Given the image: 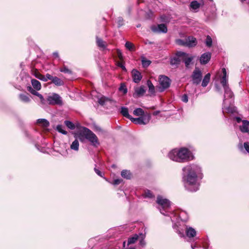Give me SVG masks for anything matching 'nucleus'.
<instances>
[{
  "mask_svg": "<svg viewBox=\"0 0 249 249\" xmlns=\"http://www.w3.org/2000/svg\"><path fill=\"white\" fill-rule=\"evenodd\" d=\"M147 85L148 87L149 92L151 94H154L155 92V87L150 80L147 81Z\"/></svg>",
  "mask_w": 249,
  "mask_h": 249,
  "instance_id": "25",
  "label": "nucleus"
},
{
  "mask_svg": "<svg viewBox=\"0 0 249 249\" xmlns=\"http://www.w3.org/2000/svg\"><path fill=\"white\" fill-rule=\"evenodd\" d=\"M19 100L24 103H28L31 101L30 95L28 93H23L19 95Z\"/></svg>",
  "mask_w": 249,
  "mask_h": 249,
  "instance_id": "15",
  "label": "nucleus"
},
{
  "mask_svg": "<svg viewBox=\"0 0 249 249\" xmlns=\"http://www.w3.org/2000/svg\"><path fill=\"white\" fill-rule=\"evenodd\" d=\"M178 45H183L187 46L186 40H183L182 39H178L176 41Z\"/></svg>",
  "mask_w": 249,
  "mask_h": 249,
  "instance_id": "44",
  "label": "nucleus"
},
{
  "mask_svg": "<svg viewBox=\"0 0 249 249\" xmlns=\"http://www.w3.org/2000/svg\"><path fill=\"white\" fill-rule=\"evenodd\" d=\"M160 91H163L165 89L168 88L170 85V79L164 75H160L159 78Z\"/></svg>",
  "mask_w": 249,
  "mask_h": 249,
  "instance_id": "6",
  "label": "nucleus"
},
{
  "mask_svg": "<svg viewBox=\"0 0 249 249\" xmlns=\"http://www.w3.org/2000/svg\"><path fill=\"white\" fill-rule=\"evenodd\" d=\"M183 171V178L186 189L191 192L198 190L199 184L197 178H202L201 168L197 165L191 164L184 167Z\"/></svg>",
  "mask_w": 249,
  "mask_h": 249,
  "instance_id": "1",
  "label": "nucleus"
},
{
  "mask_svg": "<svg viewBox=\"0 0 249 249\" xmlns=\"http://www.w3.org/2000/svg\"><path fill=\"white\" fill-rule=\"evenodd\" d=\"M47 101L50 105L62 106L63 105L61 97L58 94L53 93L48 96Z\"/></svg>",
  "mask_w": 249,
  "mask_h": 249,
  "instance_id": "4",
  "label": "nucleus"
},
{
  "mask_svg": "<svg viewBox=\"0 0 249 249\" xmlns=\"http://www.w3.org/2000/svg\"><path fill=\"white\" fill-rule=\"evenodd\" d=\"M125 46L127 49L131 51L132 50L134 45L132 43L127 41L125 43Z\"/></svg>",
  "mask_w": 249,
  "mask_h": 249,
  "instance_id": "43",
  "label": "nucleus"
},
{
  "mask_svg": "<svg viewBox=\"0 0 249 249\" xmlns=\"http://www.w3.org/2000/svg\"><path fill=\"white\" fill-rule=\"evenodd\" d=\"M238 146H239V149H240L241 151L243 150V146L242 145V144H239Z\"/></svg>",
  "mask_w": 249,
  "mask_h": 249,
  "instance_id": "62",
  "label": "nucleus"
},
{
  "mask_svg": "<svg viewBox=\"0 0 249 249\" xmlns=\"http://www.w3.org/2000/svg\"><path fill=\"white\" fill-rule=\"evenodd\" d=\"M28 90L32 94L35 95L36 96H37L38 97L39 95L40 94L39 93H38L36 90H35V89L32 88L31 87H28L27 88Z\"/></svg>",
  "mask_w": 249,
  "mask_h": 249,
  "instance_id": "36",
  "label": "nucleus"
},
{
  "mask_svg": "<svg viewBox=\"0 0 249 249\" xmlns=\"http://www.w3.org/2000/svg\"><path fill=\"white\" fill-rule=\"evenodd\" d=\"M200 5V3L196 0H194L190 3V7L193 10H196L198 9Z\"/></svg>",
  "mask_w": 249,
  "mask_h": 249,
  "instance_id": "30",
  "label": "nucleus"
},
{
  "mask_svg": "<svg viewBox=\"0 0 249 249\" xmlns=\"http://www.w3.org/2000/svg\"><path fill=\"white\" fill-rule=\"evenodd\" d=\"M196 230L192 227H186V234L189 238L194 237L196 235Z\"/></svg>",
  "mask_w": 249,
  "mask_h": 249,
  "instance_id": "16",
  "label": "nucleus"
},
{
  "mask_svg": "<svg viewBox=\"0 0 249 249\" xmlns=\"http://www.w3.org/2000/svg\"><path fill=\"white\" fill-rule=\"evenodd\" d=\"M140 245L142 247H143L145 245V242L144 240L143 237H142V239L140 241Z\"/></svg>",
  "mask_w": 249,
  "mask_h": 249,
  "instance_id": "53",
  "label": "nucleus"
},
{
  "mask_svg": "<svg viewBox=\"0 0 249 249\" xmlns=\"http://www.w3.org/2000/svg\"><path fill=\"white\" fill-rule=\"evenodd\" d=\"M31 84L33 88L36 90H39L41 88V85L40 82L35 79L31 80Z\"/></svg>",
  "mask_w": 249,
  "mask_h": 249,
  "instance_id": "19",
  "label": "nucleus"
},
{
  "mask_svg": "<svg viewBox=\"0 0 249 249\" xmlns=\"http://www.w3.org/2000/svg\"><path fill=\"white\" fill-rule=\"evenodd\" d=\"M107 99L105 97H101L98 100V103L101 105H103L105 102L106 101Z\"/></svg>",
  "mask_w": 249,
  "mask_h": 249,
  "instance_id": "50",
  "label": "nucleus"
},
{
  "mask_svg": "<svg viewBox=\"0 0 249 249\" xmlns=\"http://www.w3.org/2000/svg\"><path fill=\"white\" fill-rule=\"evenodd\" d=\"M222 72H223V76H227V72H226V69L225 68H223L222 70Z\"/></svg>",
  "mask_w": 249,
  "mask_h": 249,
  "instance_id": "58",
  "label": "nucleus"
},
{
  "mask_svg": "<svg viewBox=\"0 0 249 249\" xmlns=\"http://www.w3.org/2000/svg\"><path fill=\"white\" fill-rule=\"evenodd\" d=\"M211 58V53L209 52H207L202 54L200 57V63L201 64H207L210 60Z\"/></svg>",
  "mask_w": 249,
  "mask_h": 249,
  "instance_id": "13",
  "label": "nucleus"
},
{
  "mask_svg": "<svg viewBox=\"0 0 249 249\" xmlns=\"http://www.w3.org/2000/svg\"><path fill=\"white\" fill-rule=\"evenodd\" d=\"M36 123L44 128L48 127L50 123L48 120L45 119H38L36 120Z\"/></svg>",
  "mask_w": 249,
  "mask_h": 249,
  "instance_id": "18",
  "label": "nucleus"
},
{
  "mask_svg": "<svg viewBox=\"0 0 249 249\" xmlns=\"http://www.w3.org/2000/svg\"><path fill=\"white\" fill-rule=\"evenodd\" d=\"M61 72H63L66 73H71V70H70L69 69L66 68V67H64L60 69V70Z\"/></svg>",
  "mask_w": 249,
  "mask_h": 249,
  "instance_id": "46",
  "label": "nucleus"
},
{
  "mask_svg": "<svg viewBox=\"0 0 249 249\" xmlns=\"http://www.w3.org/2000/svg\"><path fill=\"white\" fill-rule=\"evenodd\" d=\"M34 75L36 78H38L43 81L46 82L47 81V78H46L45 76L37 71H35Z\"/></svg>",
  "mask_w": 249,
  "mask_h": 249,
  "instance_id": "28",
  "label": "nucleus"
},
{
  "mask_svg": "<svg viewBox=\"0 0 249 249\" xmlns=\"http://www.w3.org/2000/svg\"><path fill=\"white\" fill-rule=\"evenodd\" d=\"M46 77V78H47V80H52L53 76H52L51 75H50V74H48L47 73L46 75V76H45Z\"/></svg>",
  "mask_w": 249,
  "mask_h": 249,
  "instance_id": "55",
  "label": "nucleus"
},
{
  "mask_svg": "<svg viewBox=\"0 0 249 249\" xmlns=\"http://www.w3.org/2000/svg\"><path fill=\"white\" fill-rule=\"evenodd\" d=\"M28 90L32 94L35 95L36 96H37L38 97L39 95L40 94L39 93H38L36 90H35V89L32 88L31 87H28L27 88Z\"/></svg>",
  "mask_w": 249,
  "mask_h": 249,
  "instance_id": "35",
  "label": "nucleus"
},
{
  "mask_svg": "<svg viewBox=\"0 0 249 249\" xmlns=\"http://www.w3.org/2000/svg\"><path fill=\"white\" fill-rule=\"evenodd\" d=\"M133 80L135 83H138L142 79V75L138 70L133 69L131 71Z\"/></svg>",
  "mask_w": 249,
  "mask_h": 249,
  "instance_id": "11",
  "label": "nucleus"
},
{
  "mask_svg": "<svg viewBox=\"0 0 249 249\" xmlns=\"http://www.w3.org/2000/svg\"><path fill=\"white\" fill-rule=\"evenodd\" d=\"M118 66L120 67L121 68H122V69L123 70L126 71V69H125V67L122 64V63L121 62H118Z\"/></svg>",
  "mask_w": 249,
  "mask_h": 249,
  "instance_id": "56",
  "label": "nucleus"
},
{
  "mask_svg": "<svg viewBox=\"0 0 249 249\" xmlns=\"http://www.w3.org/2000/svg\"><path fill=\"white\" fill-rule=\"evenodd\" d=\"M225 105H224V107H223V111L224 112H227L228 113H233L234 111V108L231 107H226Z\"/></svg>",
  "mask_w": 249,
  "mask_h": 249,
  "instance_id": "34",
  "label": "nucleus"
},
{
  "mask_svg": "<svg viewBox=\"0 0 249 249\" xmlns=\"http://www.w3.org/2000/svg\"><path fill=\"white\" fill-rule=\"evenodd\" d=\"M78 138L82 142H84L86 139L88 140L94 147H97L99 145L96 135L88 128L83 127L78 135Z\"/></svg>",
  "mask_w": 249,
  "mask_h": 249,
  "instance_id": "3",
  "label": "nucleus"
},
{
  "mask_svg": "<svg viewBox=\"0 0 249 249\" xmlns=\"http://www.w3.org/2000/svg\"><path fill=\"white\" fill-rule=\"evenodd\" d=\"M225 90V94H224V98L223 100V104L226 105V100L228 98H232L233 96V93L231 90V89L229 88V87H227L226 88H224Z\"/></svg>",
  "mask_w": 249,
  "mask_h": 249,
  "instance_id": "14",
  "label": "nucleus"
},
{
  "mask_svg": "<svg viewBox=\"0 0 249 249\" xmlns=\"http://www.w3.org/2000/svg\"><path fill=\"white\" fill-rule=\"evenodd\" d=\"M79 142L77 140H75L71 145V148L72 150L77 151L79 150Z\"/></svg>",
  "mask_w": 249,
  "mask_h": 249,
  "instance_id": "27",
  "label": "nucleus"
},
{
  "mask_svg": "<svg viewBox=\"0 0 249 249\" xmlns=\"http://www.w3.org/2000/svg\"><path fill=\"white\" fill-rule=\"evenodd\" d=\"M243 124L242 126L240 127V129L242 132H247L249 131L248 127L249 126L248 124V121L244 120L242 121Z\"/></svg>",
  "mask_w": 249,
  "mask_h": 249,
  "instance_id": "21",
  "label": "nucleus"
},
{
  "mask_svg": "<svg viewBox=\"0 0 249 249\" xmlns=\"http://www.w3.org/2000/svg\"><path fill=\"white\" fill-rule=\"evenodd\" d=\"M142 62L143 67H147L151 64V61L150 60L145 59L144 58L142 59Z\"/></svg>",
  "mask_w": 249,
  "mask_h": 249,
  "instance_id": "39",
  "label": "nucleus"
},
{
  "mask_svg": "<svg viewBox=\"0 0 249 249\" xmlns=\"http://www.w3.org/2000/svg\"><path fill=\"white\" fill-rule=\"evenodd\" d=\"M28 90L32 94L35 95L36 96H37L38 97L39 95L40 94L39 93H38L36 90H35V89L32 88L31 87H28L27 88Z\"/></svg>",
  "mask_w": 249,
  "mask_h": 249,
  "instance_id": "37",
  "label": "nucleus"
},
{
  "mask_svg": "<svg viewBox=\"0 0 249 249\" xmlns=\"http://www.w3.org/2000/svg\"><path fill=\"white\" fill-rule=\"evenodd\" d=\"M179 235V236L181 237H184V235L183 231H180L178 230L177 231Z\"/></svg>",
  "mask_w": 249,
  "mask_h": 249,
  "instance_id": "57",
  "label": "nucleus"
},
{
  "mask_svg": "<svg viewBox=\"0 0 249 249\" xmlns=\"http://www.w3.org/2000/svg\"><path fill=\"white\" fill-rule=\"evenodd\" d=\"M144 196L145 197L152 198L154 196L151 192L149 190H147L144 192Z\"/></svg>",
  "mask_w": 249,
  "mask_h": 249,
  "instance_id": "42",
  "label": "nucleus"
},
{
  "mask_svg": "<svg viewBox=\"0 0 249 249\" xmlns=\"http://www.w3.org/2000/svg\"><path fill=\"white\" fill-rule=\"evenodd\" d=\"M56 129L58 132L63 134H67V131L63 129V127L62 125H58L56 126Z\"/></svg>",
  "mask_w": 249,
  "mask_h": 249,
  "instance_id": "41",
  "label": "nucleus"
},
{
  "mask_svg": "<svg viewBox=\"0 0 249 249\" xmlns=\"http://www.w3.org/2000/svg\"><path fill=\"white\" fill-rule=\"evenodd\" d=\"M53 55L55 57H58V53L57 52H54L53 53Z\"/></svg>",
  "mask_w": 249,
  "mask_h": 249,
  "instance_id": "61",
  "label": "nucleus"
},
{
  "mask_svg": "<svg viewBox=\"0 0 249 249\" xmlns=\"http://www.w3.org/2000/svg\"><path fill=\"white\" fill-rule=\"evenodd\" d=\"M121 176L126 179H130L131 177V174L129 171L124 170L122 171Z\"/></svg>",
  "mask_w": 249,
  "mask_h": 249,
  "instance_id": "26",
  "label": "nucleus"
},
{
  "mask_svg": "<svg viewBox=\"0 0 249 249\" xmlns=\"http://www.w3.org/2000/svg\"><path fill=\"white\" fill-rule=\"evenodd\" d=\"M65 124L68 128H70L71 129H73L75 128L74 124L70 121H65Z\"/></svg>",
  "mask_w": 249,
  "mask_h": 249,
  "instance_id": "40",
  "label": "nucleus"
},
{
  "mask_svg": "<svg viewBox=\"0 0 249 249\" xmlns=\"http://www.w3.org/2000/svg\"><path fill=\"white\" fill-rule=\"evenodd\" d=\"M152 31L154 33H166L167 32V28L164 24H160L157 26L151 27Z\"/></svg>",
  "mask_w": 249,
  "mask_h": 249,
  "instance_id": "10",
  "label": "nucleus"
},
{
  "mask_svg": "<svg viewBox=\"0 0 249 249\" xmlns=\"http://www.w3.org/2000/svg\"><path fill=\"white\" fill-rule=\"evenodd\" d=\"M179 57H178L177 55V57H174L171 58V60H170V64L172 65L179 64L180 62V59H179Z\"/></svg>",
  "mask_w": 249,
  "mask_h": 249,
  "instance_id": "31",
  "label": "nucleus"
},
{
  "mask_svg": "<svg viewBox=\"0 0 249 249\" xmlns=\"http://www.w3.org/2000/svg\"><path fill=\"white\" fill-rule=\"evenodd\" d=\"M40 100V102L42 105H45L46 104V100L44 98L43 96L40 94L39 96H38Z\"/></svg>",
  "mask_w": 249,
  "mask_h": 249,
  "instance_id": "49",
  "label": "nucleus"
},
{
  "mask_svg": "<svg viewBox=\"0 0 249 249\" xmlns=\"http://www.w3.org/2000/svg\"><path fill=\"white\" fill-rule=\"evenodd\" d=\"M236 120L238 123H240L241 121V119L239 117H236Z\"/></svg>",
  "mask_w": 249,
  "mask_h": 249,
  "instance_id": "63",
  "label": "nucleus"
},
{
  "mask_svg": "<svg viewBox=\"0 0 249 249\" xmlns=\"http://www.w3.org/2000/svg\"><path fill=\"white\" fill-rule=\"evenodd\" d=\"M186 40L187 47H192L196 45V40L194 37L189 36Z\"/></svg>",
  "mask_w": 249,
  "mask_h": 249,
  "instance_id": "17",
  "label": "nucleus"
},
{
  "mask_svg": "<svg viewBox=\"0 0 249 249\" xmlns=\"http://www.w3.org/2000/svg\"><path fill=\"white\" fill-rule=\"evenodd\" d=\"M211 74L210 73H208L205 75L204 77L203 78L201 84V86L203 87H206L208 84H209L210 81Z\"/></svg>",
  "mask_w": 249,
  "mask_h": 249,
  "instance_id": "20",
  "label": "nucleus"
},
{
  "mask_svg": "<svg viewBox=\"0 0 249 249\" xmlns=\"http://www.w3.org/2000/svg\"><path fill=\"white\" fill-rule=\"evenodd\" d=\"M117 23L118 24V26L120 27L124 24V20L122 18L119 17L117 19Z\"/></svg>",
  "mask_w": 249,
  "mask_h": 249,
  "instance_id": "47",
  "label": "nucleus"
},
{
  "mask_svg": "<svg viewBox=\"0 0 249 249\" xmlns=\"http://www.w3.org/2000/svg\"><path fill=\"white\" fill-rule=\"evenodd\" d=\"M151 118L149 114L143 115L138 118H132L131 121L132 122L139 124H146L148 123Z\"/></svg>",
  "mask_w": 249,
  "mask_h": 249,
  "instance_id": "7",
  "label": "nucleus"
},
{
  "mask_svg": "<svg viewBox=\"0 0 249 249\" xmlns=\"http://www.w3.org/2000/svg\"><path fill=\"white\" fill-rule=\"evenodd\" d=\"M96 43L99 47L102 48V49H105L107 47L106 43L102 39L96 37Z\"/></svg>",
  "mask_w": 249,
  "mask_h": 249,
  "instance_id": "22",
  "label": "nucleus"
},
{
  "mask_svg": "<svg viewBox=\"0 0 249 249\" xmlns=\"http://www.w3.org/2000/svg\"><path fill=\"white\" fill-rule=\"evenodd\" d=\"M133 114L136 116H142L144 115V111L141 108H137L133 111Z\"/></svg>",
  "mask_w": 249,
  "mask_h": 249,
  "instance_id": "32",
  "label": "nucleus"
},
{
  "mask_svg": "<svg viewBox=\"0 0 249 249\" xmlns=\"http://www.w3.org/2000/svg\"><path fill=\"white\" fill-rule=\"evenodd\" d=\"M52 81L56 86H61L63 84V81L60 78L56 76L53 77Z\"/></svg>",
  "mask_w": 249,
  "mask_h": 249,
  "instance_id": "29",
  "label": "nucleus"
},
{
  "mask_svg": "<svg viewBox=\"0 0 249 249\" xmlns=\"http://www.w3.org/2000/svg\"><path fill=\"white\" fill-rule=\"evenodd\" d=\"M177 55L178 57H180L182 58L183 61L185 63L186 67H188L192 60L193 59L194 57L193 56L191 57H188V54L182 52H178L177 53Z\"/></svg>",
  "mask_w": 249,
  "mask_h": 249,
  "instance_id": "9",
  "label": "nucleus"
},
{
  "mask_svg": "<svg viewBox=\"0 0 249 249\" xmlns=\"http://www.w3.org/2000/svg\"><path fill=\"white\" fill-rule=\"evenodd\" d=\"M221 83L224 89L229 87L228 85V78L227 76H222Z\"/></svg>",
  "mask_w": 249,
  "mask_h": 249,
  "instance_id": "33",
  "label": "nucleus"
},
{
  "mask_svg": "<svg viewBox=\"0 0 249 249\" xmlns=\"http://www.w3.org/2000/svg\"><path fill=\"white\" fill-rule=\"evenodd\" d=\"M134 91L135 92L133 94V97L135 98L142 96L146 91L144 87L142 86L135 88Z\"/></svg>",
  "mask_w": 249,
  "mask_h": 249,
  "instance_id": "12",
  "label": "nucleus"
},
{
  "mask_svg": "<svg viewBox=\"0 0 249 249\" xmlns=\"http://www.w3.org/2000/svg\"><path fill=\"white\" fill-rule=\"evenodd\" d=\"M121 113L124 117L130 119V120L132 118L128 113V108L125 107H121Z\"/></svg>",
  "mask_w": 249,
  "mask_h": 249,
  "instance_id": "23",
  "label": "nucleus"
},
{
  "mask_svg": "<svg viewBox=\"0 0 249 249\" xmlns=\"http://www.w3.org/2000/svg\"><path fill=\"white\" fill-rule=\"evenodd\" d=\"M122 181V180L120 179H115L113 181V184L114 185H118Z\"/></svg>",
  "mask_w": 249,
  "mask_h": 249,
  "instance_id": "52",
  "label": "nucleus"
},
{
  "mask_svg": "<svg viewBox=\"0 0 249 249\" xmlns=\"http://www.w3.org/2000/svg\"><path fill=\"white\" fill-rule=\"evenodd\" d=\"M118 57L119 58V59L120 60H122L123 59V55H122V54L119 52H118Z\"/></svg>",
  "mask_w": 249,
  "mask_h": 249,
  "instance_id": "60",
  "label": "nucleus"
},
{
  "mask_svg": "<svg viewBox=\"0 0 249 249\" xmlns=\"http://www.w3.org/2000/svg\"><path fill=\"white\" fill-rule=\"evenodd\" d=\"M157 203L164 210L168 209L171 205L170 202L168 199L163 198L160 196H158Z\"/></svg>",
  "mask_w": 249,
  "mask_h": 249,
  "instance_id": "8",
  "label": "nucleus"
},
{
  "mask_svg": "<svg viewBox=\"0 0 249 249\" xmlns=\"http://www.w3.org/2000/svg\"><path fill=\"white\" fill-rule=\"evenodd\" d=\"M181 101L184 103H187L188 101V98L186 94H183L181 96Z\"/></svg>",
  "mask_w": 249,
  "mask_h": 249,
  "instance_id": "48",
  "label": "nucleus"
},
{
  "mask_svg": "<svg viewBox=\"0 0 249 249\" xmlns=\"http://www.w3.org/2000/svg\"><path fill=\"white\" fill-rule=\"evenodd\" d=\"M168 157L171 160L179 162L188 161L194 159L191 152L186 148L174 149L171 150L168 154Z\"/></svg>",
  "mask_w": 249,
  "mask_h": 249,
  "instance_id": "2",
  "label": "nucleus"
},
{
  "mask_svg": "<svg viewBox=\"0 0 249 249\" xmlns=\"http://www.w3.org/2000/svg\"><path fill=\"white\" fill-rule=\"evenodd\" d=\"M159 112H160L159 111H157L154 112L153 114L154 115H157L159 113Z\"/></svg>",
  "mask_w": 249,
  "mask_h": 249,
  "instance_id": "64",
  "label": "nucleus"
},
{
  "mask_svg": "<svg viewBox=\"0 0 249 249\" xmlns=\"http://www.w3.org/2000/svg\"><path fill=\"white\" fill-rule=\"evenodd\" d=\"M119 90L120 91H122L124 94L126 93L127 92V90L125 86L123 84H122L119 88Z\"/></svg>",
  "mask_w": 249,
  "mask_h": 249,
  "instance_id": "45",
  "label": "nucleus"
},
{
  "mask_svg": "<svg viewBox=\"0 0 249 249\" xmlns=\"http://www.w3.org/2000/svg\"><path fill=\"white\" fill-rule=\"evenodd\" d=\"M191 77L194 84L198 85L200 83L202 80V73L198 68L196 67L195 68L192 73Z\"/></svg>",
  "mask_w": 249,
  "mask_h": 249,
  "instance_id": "5",
  "label": "nucleus"
},
{
  "mask_svg": "<svg viewBox=\"0 0 249 249\" xmlns=\"http://www.w3.org/2000/svg\"><path fill=\"white\" fill-rule=\"evenodd\" d=\"M94 171L95 173L99 176L102 177V174L101 172H100L98 169L96 168H94Z\"/></svg>",
  "mask_w": 249,
  "mask_h": 249,
  "instance_id": "54",
  "label": "nucleus"
},
{
  "mask_svg": "<svg viewBox=\"0 0 249 249\" xmlns=\"http://www.w3.org/2000/svg\"><path fill=\"white\" fill-rule=\"evenodd\" d=\"M139 239V235L137 234H134L133 236L130 237L128 239L127 245L135 243Z\"/></svg>",
  "mask_w": 249,
  "mask_h": 249,
  "instance_id": "24",
  "label": "nucleus"
},
{
  "mask_svg": "<svg viewBox=\"0 0 249 249\" xmlns=\"http://www.w3.org/2000/svg\"><path fill=\"white\" fill-rule=\"evenodd\" d=\"M222 72H223V76H227V72H226V69L225 68H223L222 70Z\"/></svg>",
  "mask_w": 249,
  "mask_h": 249,
  "instance_id": "59",
  "label": "nucleus"
},
{
  "mask_svg": "<svg viewBox=\"0 0 249 249\" xmlns=\"http://www.w3.org/2000/svg\"><path fill=\"white\" fill-rule=\"evenodd\" d=\"M244 146L245 150L249 153V143L245 142L244 143Z\"/></svg>",
  "mask_w": 249,
  "mask_h": 249,
  "instance_id": "51",
  "label": "nucleus"
},
{
  "mask_svg": "<svg viewBox=\"0 0 249 249\" xmlns=\"http://www.w3.org/2000/svg\"><path fill=\"white\" fill-rule=\"evenodd\" d=\"M205 44L206 46L208 47H210L212 46V38L209 36H207L206 40H205Z\"/></svg>",
  "mask_w": 249,
  "mask_h": 249,
  "instance_id": "38",
  "label": "nucleus"
}]
</instances>
